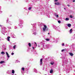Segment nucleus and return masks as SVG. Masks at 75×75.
<instances>
[{
  "mask_svg": "<svg viewBox=\"0 0 75 75\" xmlns=\"http://www.w3.org/2000/svg\"><path fill=\"white\" fill-rule=\"evenodd\" d=\"M36 30V28H35L34 26L33 27V34L35 35L36 33H35V31Z\"/></svg>",
  "mask_w": 75,
  "mask_h": 75,
  "instance_id": "7ed1b4c3",
  "label": "nucleus"
},
{
  "mask_svg": "<svg viewBox=\"0 0 75 75\" xmlns=\"http://www.w3.org/2000/svg\"><path fill=\"white\" fill-rule=\"evenodd\" d=\"M32 48H33V50H34V47H32Z\"/></svg>",
  "mask_w": 75,
  "mask_h": 75,
  "instance_id": "ea45409f",
  "label": "nucleus"
},
{
  "mask_svg": "<svg viewBox=\"0 0 75 75\" xmlns=\"http://www.w3.org/2000/svg\"><path fill=\"white\" fill-rule=\"evenodd\" d=\"M45 40L46 41H50V39L46 38L45 39Z\"/></svg>",
  "mask_w": 75,
  "mask_h": 75,
  "instance_id": "412c9836",
  "label": "nucleus"
},
{
  "mask_svg": "<svg viewBox=\"0 0 75 75\" xmlns=\"http://www.w3.org/2000/svg\"><path fill=\"white\" fill-rule=\"evenodd\" d=\"M1 54H5V53H4V52H2L1 53Z\"/></svg>",
  "mask_w": 75,
  "mask_h": 75,
  "instance_id": "4be33fe9",
  "label": "nucleus"
},
{
  "mask_svg": "<svg viewBox=\"0 0 75 75\" xmlns=\"http://www.w3.org/2000/svg\"><path fill=\"white\" fill-rule=\"evenodd\" d=\"M65 20L66 21H68V20H69V18H66V19H65Z\"/></svg>",
  "mask_w": 75,
  "mask_h": 75,
  "instance_id": "b1692460",
  "label": "nucleus"
},
{
  "mask_svg": "<svg viewBox=\"0 0 75 75\" xmlns=\"http://www.w3.org/2000/svg\"><path fill=\"white\" fill-rule=\"evenodd\" d=\"M1 25H0V27L1 26Z\"/></svg>",
  "mask_w": 75,
  "mask_h": 75,
  "instance_id": "8fccbe9b",
  "label": "nucleus"
},
{
  "mask_svg": "<svg viewBox=\"0 0 75 75\" xmlns=\"http://www.w3.org/2000/svg\"><path fill=\"white\" fill-rule=\"evenodd\" d=\"M22 23H23L22 21H20V24H19V25H18L21 27H21H23V26L22 25Z\"/></svg>",
  "mask_w": 75,
  "mask_h": 75,
  "instance_id": "20e7f679",
  "label": "nucleus"
},
{
  "mask_svg": "<svg viewBox=\"0 0 75 75\" xmlns=\"http://www.w3.org/2000/svg\"><path fill=\"white\" fill-rule=\"evenodd\" d=\"M6 55H7V57L10 58V56H9V55L8 54V52H6Z\"/></svg>",
  "mask_w": 75,
  "mask_h": 75,
  "instance_id": "1a4fd4ad",
  "label": "nucleus"
},
{
  "mask_svg": "<svg viewBox=\"0 0 75 75\" xmlns=\"http://www.w3.org/2000/svg\"><path fill=\"white\" fill-rule=\"evenodd\" d=\"M1 13H2V11H1Z\"/></svg>",
  "mask_w": 75,
  "mask_h": 75,
  "instance_id": "603ef678",
  "label": "nucleus"
},
{
  "mask_svg": "<svg viewBox=\"0 0 75 75\" xmlns=\"http://www.w3.org/2000/svg\"><path fill=\"white\" fill-rule=\"evenodd\" d=\"M16 63H17V60H16L15 62Z\"/></svg>",
  "mask_w": 75,
  "mask_h": 75,
  "instance_id": "4c0bfd02",
  "label": "nucleus"
},
{
  "mask_svg": "<svg viewBox=\"0 0 75 75\" xmlns=\"http://www.w3.org/2000/svg\"><path fill=\"white\" fill-rule=\"evenodd\" d=\"M69 54L71 56H73L74 55V54L70 52L69 53Z\"/></svg>",
  "mask_w": 75,
  "mask_h": 75,
  "instance_id": "f8f14e48",
  "label": "nucleus"
},
{
  "mask_svg": "<svg viewBox=\"0 0 75 75\" xmlns=\"http://www.w3.org/2000/svg\"><path fill=\"white\" fill-rule=\"evenodd\" d=\"M57 1H58V0H55L54 1H55V2H57Z\"/></svg>",
  "mask_w": 75,
  "mask_h": 75,
  "instance_id": "e433bc0d",
  "label": "nucleus"
},
{
  "mask_svg": "<svg viewBox=\"0 0 75 75\" xmlns=\"http://www.w3.org/2000/svg\"><path fill=\"white\" fill-rule=\"evenodd\" d=\"M35 45H36V47H37V43L36 42H35Z\"/></svg>",
  "mask_w": 75,
  "mask_h": 75,
  "instance_id": "c85d7f7f",
  "label": "nucleus"
},
{
  "mask_svg": "<svg viewBox=\"0 0 75 75\" xmlns=\"http://www.w3.org/2000/svg\"><path fill=\"white\" fill-rule=\"evenodd\" d=\"M64 50H61V52H64Z\"/></svg>",
  "mask_w": 75,
  "mask_h": 75,
  "instance_id": "473e14b6",
  "label": "nucleus"
},
{
  "mask_svg": "<svg viewBox=\"0 0 75 75\" xmlns=\"http://www.w3.org/2000/svg\"><path fill=\"white\" fill-rule=\"evenodd\" d=\"M72 29H71L69 31V33H72Z\"/></svg>",
  "mask_w": 75,
  "mask_h": 75,
  "instance_id": "a211bd4d",
  "label": "nucleus"
},
{
  "mask_svg": "<svg viewBox=\"0 0 75 75\" xmlns=\"http://www.w3.org/2000/svg\"><path fill=\"white\" fill-rule=\"evenodd\" d=\"M64 43L62 44V46H64Z\"/></svg>",
  "mask_w": 75,
  "mask_h": 75,
  "instance_id": "58836bf2",
  "label": "nucleus"
},
{
  "mask_svg": "<svg viewBox=\"0 0 75 75\" xmlns=\"http://www.w3.org/2000/svg\"><path fill=\"white\" fill-rule=\"evenodd\" d=\"M4 63V61H1L0 62V64H3V63Z\"/></svg>",
  "mask_w": 75,
  "mask_h": 75,
  "instance_id": "f3484780",
  "label": "nucleus"
},
{
  "mask_svg": "<svg viewBox=\"0 0 75 75\" xmlns=\"http://www.w3.org/2000/svg\"><path fill=\"white\" fill-rule=\"evenodd\" d=\"M66 72H67V73H69V72L70 71L69 70H67Z\"/></svg>",
  "mask_w": 75,
  "mask_h": 75,
  "instance_id": "6ab92c4d",
  "label": "nucleus"
},
{
  "mask_svg": "<svg viewBox=\"0 0 75 75\" xmlns=\"http://www.w3.org/2000/svg\"><path fill=\"white\" fill-rule=\"evenodd\" d=\"M64 8V9H65V8Z\"/></svg>",
  "mask_w": 75,
  "mask_h": 75,
  "instance_id": "864d4df0",
  "label": "nucleus"
},
{
  "mask_svg": "<svg viewBox=\"0 0 75 75\" xmlns=\"http://www.w3.org/2000/svg\"><path fill=\"white\" fill-rule=\"evenodd\" d=\"M44 27L43 28V31H45V30L47 28V26H46V25H44Z\"/></svg>",
  "mask_w": 75,
  "mask_h": 75,
  "instance_id": "39448f33",
  "label": "nucleus"
},
{
  "mask_svg": "<svg viewBox=\"0 0 75 75\" xmlns=\"http://www.w3.org/2000/svg\"><path fill=\"white\" fill-rule=\"evenodd\" d=\"M47 75V74H45V75Z\"/></svg>",
  "mask_w": 75,
  "mask_h": 75,
  "instance_id": "3c124183",
  "label": "nucleus"
},
{
  "mask_svg": "<svg viewBox=\"0 0 75 75\" xmlns=\"http://www.w3.org/2000/svg\"><path fill=\"white\" fill-rule=\"evenodd\" d=\"M67 26L68 27H70L71 26V25L69 23L68 24Z\"/></svg>",
  "mask_w": 75,
  "mask_h": 75,
  "instance_id": "ddd939ff",
  "label": "nucleus"
},
{
  "mask_svg": "<svg viewBox=\"0 0 75 75\" xmlns=\"http://www.w3.org/2000/svg\"><path fill=\"white\" fill-rule=\"evenodd\" d=\"M13 47L14 49H15V48H16V45H15Z\"/></svg>",
  "mask_w": 75,
  "mask_h": 75,
  "instance_id": "a878e982",
  "label": "nucleus"
},
{
  "mask_svg": "<svg viewBox=\"0 0 75 75\" xmlns=\"http://www.w3.org/2000/svg\"><path fill=\"white\" fill-rule=\"evenodd\" d=\"M43 48H48L50 47V45L49 44H45V45H43Z\"/></svg>",
  "mask_w": 75,
  "mask_h": 75,
  "instance_id": "f257e3e1",
  "label": "nucleus"
},
{
  "mask_svg": "<svg viewBox=\"0 0 75 75\" xmlns=\"http://www.w3.org/2000/svg\"><path fill=\"white\" fill-rule=\"evenodd\" d=\"M43 60V59H41L40 60V64H42V61Z\"/></svg>",
  "mask_w": 75,
  "mask_h": 75,
  "instance_id": "9b49d317",
  "label": "nucleus"
},
{
  "mask_svg": "<svg viewBox=\"0 0 75 75\" xmlns=\"http://www.w3.org/2000/svg\"><path fill=\"white\" fill-rule=\"evenodd\" d=\"M40 44H42H42L43 45V44H44V42H40Z\"/></svg>",
  "mask_w": 75,
  "mask_h": 75,
  "instance_id": "393cba45",
  "label": "nucleus"
},
{
  "mask_svg": "<svg viewBox=\"0 0 75 75\" xmlns=\"http://www.w3.org/2000/svg\"><path fill=\"white\" fill-rule=\"evenodd\" d=\"M22 70L23 71H24V68L23 67L22 68Z\"/></svg>",
  "mask_w": 75,
  "mask_h": 75,
  "instance_id": "bb28decb",
  "label": "nucleus"
},
{
  "mask_svg": "<svg viewBox=\"0 0 75 75\" xmlns=\"http://www.w3.org/2000/svg\"><path fill=\"white\" fill-rule=\"evenodd\" d=\"M54 62H52L50 63V64L51 65H54Z\"/></svg>",
  "mask_w": 75,
  "mask_h": 75,
  "instance_id": "2eb2a0df",
  "label": "nucleus"
},
{
  "mask_svg": "<svg viewBox=\"0 0 75 75\" xmlns=\"http://www.w3.org/2000/svg\"><path fill=\"white\" fill-rule=\"evenodd\" d=\"M75 2V1H73V2Z\"/></svg>",
  "mask_w": 75,
  "mask_h": 75,
  "instance_id": "de8ad7c7",
  "label": "nucleus"
},
{
  "mask_svg": "<svg viewBox=\"0 0 75 75\" xmlns=\"http://www.w3.org/2000/svg\"><path fill=\"white\" fill-rule=\"evenodd\" d=\"M58 23H61V21H58Z\"/></svg>",
  "mask_w": 75,
  "mask_h": 75,
  "instance_id": "f704fd0d",
  "label": "nucleus"
},
{
  "mask_svg": "<svg viewBox=\"0 0 75 75\" xmlns=\"http://www.w3.org/2000/svg\"><path fill=\"white\" fill-rule=\"evenodd\" d=\"M16 28H17L16 27H15V29H16Z\"/></svg>",
  "mask_w": 75,
  "mask_h": 75,
  "instance_id": "a19ab883",
  "label": "nucleus"
},
{
  "mask_svg": "<svg viewBox=\"0 0 75 75\" xmlns=\"http://www.w3.org/2000/svg\"><path fill=\"white\" fill-rule=\"evenodd\" d=\"M8 20H6L7 23H8L9 24V25H12V23H11V22H10V21L8 22Z\"/></svg>",
  "mask_w": 75,
  "mask_h": 75,
  "instance_id": "423d86ee",
  "label": "nucleus"
},
{
  "mask_svg": "<svg viewBox=\"0 0 75 75\" xmlns=\"http://www.w3.org/2000/svg\"><path fill=\"white\" fill-rule=\"evenodd\" d=\"M33 25H34V24H33Z\"/></svg>",
  "mask_w": 75,
  "mask_h": 75,
  "instance_id": "a18cd8bd",
  "label": "nucleus"
},
{
  "mask_svg": "<svg viewBox=\"0 0 75 75\" xmlns=\"http://www.w3.org/2000/svg\"><path fill=\"white\" fill-rule=\"evenodd\" d=\"M28 45L29 47H31V43H28Z\"/></svg>",
  "mask_w": 75,
  "mask_h": 75,
  "instance_id": "cd10ccee",
  "label": "nucleus"
},
{
  "mask_svg": "<svg viewBox=\"0 0 75 75\" xmlns=\"http://www.w3.org/2000/svg\"><path fill=\"white\" fill-rule=\"evenodd\" d=\"M6 30V28H2V30L1 31V33H2L3 34H4V35H5L4 33H6L5 32L6 31V30Z\"/></svg>",
  "mask_w": 75,
  "mask_h": 75,
  "instance_id": "f03ea898",
  "label": "nucleus"
},
{
  "mask_svg": "<svg viewBox=\"0 0 75 75\" xmlns=\"http://www.w3.org/2000/svg\"><path fill=\"white\" fill-rule=\"evenodd\" d=\"M7 74H9L10 73H9V71H7Z\"/></svg>",
  "mask_w": 75,
  "mask_h": 75,
  "instance_id": "2f4dec72",
  "label": "nucleus"
},
{
  "mask_svg": "<svg viewBox=\"0 0 75 75\" xmlns=\"http://www.w3.org/2000/svg\"><path fill=\"white\" fill-rule=\"evenodd\" d=\"M11 55H14V53H13V52L12 53Z\"/></svg>",
  "mask_w": 75,
  "mask_h": 75,
  "instance_id": "c9c22d12",
  "label": "nucleus"
},
{
  "mask_svg": "<svg viewBox=\"0 0 75 75\" xmlns=\"http://www.w3.org/2000/svg\"><path fill=\"white\" fill-rule=\"evenodd\" d=\"M67 6H68V7H69V6H70L69 5H68Z\"/></svg>",
  "mask_w": 75,
  "mask_h": 75,
  "instance_id": "79ce46f5",
  "label": "nucleus"
},
{
  "mask_svg": "<svg viewBox=\"0 0 75 75\" xmlns=\"http://www.w3.org/2000/svg\"><path fill=\"white\" fill-rule=\"evenodd\" d=\"M43 70L44 69V68L43 67Z\"/></svg>",
  "mask_w": 75,
  "mask_h": 75,
  "instance_id": "c03bdc74",
  "label": "nucleus"
},
{
  "mask_svg": "<svg viewBox=\"0 0 75 75\" xmlns=\"http://www.w3.org/2000/svg\"><path fill=\"white\" fill-rule=\"evenodd\" d=\"M55 5H57V6H59L60 5V3H59V2H56L55 3Z\"/></svg>",
  "mask_w": 75,
  "mask_h": 75,
  "instance_id": "0eeeda50",
  "label": "nucleus"
},
{
  "mask_svg": "<svg viewBox=\"0 0 75 75\" xmlns=\"http://www.w3.org/2000/svg\"><path fill=\"white\" fill-rule=\"evenodd\" d=\"M14 72H15V71H14V70H13L12 71V74H14Z\"/></svg>",
  "mask_w": 75,
  "mask_h": 75,
  "instance_id": "aec40b11",
  "label": "nucleus"
},
{
  "mask_svg": "<svg viewBox=\"0 0 75 75\" xmlns=\"http://www.w3.org/2000/svg\"><path fill=\"white\" fill-rule=\"evenodd\" d=\"M8 29H11V27H8Z\"/></svg>",
  "mask_w": 75,
  "mask_h": 75,
  "instance_id": "7c9ffc66",
  "label": "nucleus"
},
{
  "mask_svg": "<svg viewBox=\"0 0 75 75\" xmlns=\"http://www.w3.org/2000/svg\"><path fill=\"white\" fill-rule=\"evenodd\" d=\"M53 72V70L52 69H51V70L50 71V74H52Z\"/></svg>",
  "mask_w": 75,
  "mask_h": 75,
  "instance_id": "dca6fc26",
  "label": "nucleus"
},
{
  "mask_svg": "<svg viewBox=\"0 0 75 75\" xmlns=\"http://www.w3.org/2000/svg\"><path fill=\"white\" fill-rule=\"evenodd\" d=\"M31 7H29V8H28V10H31Z\"/></svg>",
  "mask_w": 75,
  "mask_h": 75,
  "instance_id": "c756f323",
  "label": "nucleus"
},
{
  "mask_svg": "<svg viewBox=\"0 0 75 75\" xmlns=\"http://www.w3.org/2000/svg\"><path fill=\"white\" fill-rule=\"evenodd\" d=\"M54 28H55V29H56V30H57V27L55 26H54Z\"/></svg>",
  "mask_w": 75,
  "mask_h": 75,
  "instance_id": "5701e85b",
  "label": "nucleus"
},
{
  "mask_svg": "<svg viewBox=\"0 0 75 75\" xmlns=\"http://www.w3.org/2000/svg\"><path fill=\"white\" fill-rule=\"evenodd\" d=\"M10 37L8 36L7 37V40L8 41H10Z\"/></svg>",
  "mask_w": 75,
  "mask_h": 75,
  "instance_id": "9d476101",
  "label": "nucleus"
},
{
  "mask_svg": "<svg viewBox=\"0 0 75 75\" xmlns=\"http://www.w3.org/2000/svg\"><path fill=\"white\" fill-rule=\"evenodd\" d=\"M70 18H73V17H72V15H71L70 16Z\"/></svg>",
  "mask_w": 75,
  "mask_h": 75,
  "instance_id": "72a5a7b5",
  "label": "nucleus"
},
{
  "mask_svg": "<svg viewBox=\"0 0 75 75\" xmlns=\"http://www.w3.org/2000/svg\"><path fill=\"white\" fill-rule=\"evenodd\" d=\"M14 74L13 73V74H12V75H14Z\"/></svg>",
  "mask_w": 75,
  "mask_h": 75,
  "instance_id": "49530a36",
  "label": "nucleus"
},
{
  "mask_svg": "<svg viewBox=\"0 0 75 75\" xmlns=\"http://www.w3.org/2000/svg\"><path fill=\"white\" fill-rule=\"evenodd\" d=\"M64 8V9H65V8Z\"/></svg>",
  "mask_w": 75,
  "mask_h": 75,
  "instance_id": "5fc2aeb1",
  "label": "nucleus"
},
{
  "mask_svg": "<svg viewBox=\"0 0 75 75\" xmlns=\"http://www.w3.org/2000/svg\"><path fill=\"white\" fill-rule=\"evenodd\" d=\"M34 72H35L36 73H37V70L35 69H34Z\"/></svg>",
  "mask_w": 75,
  "mask_h": 75,
  "instance_id": "4468645a",
  "label": "nucleus"
},
{
  "mask_svg": "<svg viewBox=\"0 0 75 75\" xmlns=\"http://www.w3.org/2000/svg\"><path fill=\"white\" fill-rule=\"evenodd\" d=\"M50 33H48V35H50Z\"/></svg>",
  "mask_w": 75,
  "mask_h": 75,
  "instance_id": "37998d69",
  "label": "nucleus"
},
{
  "mask_svg": "<svg viewBox=\"0 0 75 75\" xmlns=\"http://www.w3.org/2000/svg\"><path fill=\"white\" fill-rule=\"evenodd\" d=\"M54 15L57 18H58V17H59L58 15L57 14V13H54Z\"/></svg>",
  "mask_w": 75,
  "mask_h": 75,
  "instance_id": "6e6552de",
  "label": "nucleus"
},
{
  "mask_svg": "<svg viewBox=\"0 0 75 75\" xmlns=\"http://www.w3.org/2000/svg\"><path fill=\"white\" fill-rule=\"evenodd\" d=\"M15 75H17V74H15Z\"/></svg>",
  "mask_w": 75,
  "mask_h": 75,
  "instance_id": "09e8293b",
  "label": "nucleus"
}]
</instances>
